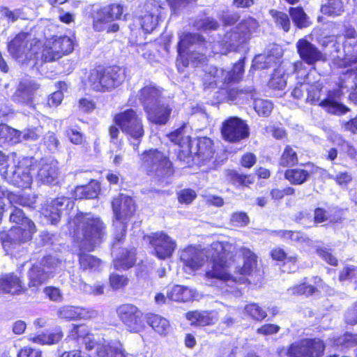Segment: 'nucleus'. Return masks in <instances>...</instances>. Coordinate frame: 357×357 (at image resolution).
I'll list each match as a JSON object with an SVG mask.
<instances>
[{"instance_id": "obj_10", "label": "nucleus", "mask_w": 357, "mask_h": 357, "mask_svg": "<svg viewBox=\"0 0 357 357\" xmlns=\"http://www.w3.org/2000/svg\"><path fill=\"white\" fill-rule=\"evenodd\" d=\"M116 312L119 321L129 333H139L145 331V313L137 305L123 303L116 307Z\"/></svg>"}, {"instance_id": "obj_37", "label": "nucleus", "mask_w": 357, "mask_h": 357, "mask_svg": "<svg viewBox=\"0 0 357 357\" xmlns=\"http://www.w3.org/2000/svg\"><path fill=\"white\" fill-rule=\"evenodd\" d=\"M35 88L26 82H20L13 95V100L20 104H29L33 100Z\"/></svg>"}, {"instance_id": "obj_39", "label": "nucleus", "mask_w": 357, "mask_h": 357, "mask_svg": "<svg viewBox=\"0 0 357 357\" xmlns=\"http://www.w3.org/2000/svg\"><path fill=\"white\" fill-rule=\"evenodd\" d=\"M27 35V33L20 32L8 43V51L13 57L18 58L23 54L26 45L25 39Z\"/></svg>"}, {"instance_id": "obj_2", "label": "nucleus", "mask_w": 357, "mask_h": 357, "mask_svg": "<svg viewBox=\"0 0 357 357\" xmlns=\"http://www.w3.org/2000/svg\"><path fill=\"white\" fill-rule=\"evenodd\" d=\"M67 231L72 243L79 250L77 254L79 269L96 271L102 261L88 252L94 251L107 238V225L103 220L91 213L78 211L66 222Z\"/></svg>"}, {"instance_id": "obj_1", "label": "nucleus", "mask_w": 357, "mask_h": 357, "mask_svg": "<svg viewBox=\"0 0 357 357\" xmlns=\"http://www.w3.org/2000/svg\"><path fill=\"white\" fill-rule=\"evenodd\" d=\"M212 262L211 268L205 273L208 279L240 284L248 282L247 276L257 267L258 257L249 248H236L227 241H214L206 252Z\"/></svg>"}, {"instance_id": "obj_52", "label": "nucleus", "mask_w": 357, "mask_h": 357, "mask_svg": "<svg viewBox=\"0 0 357 357\" xmlns=\"http://www.w3.org/2000/svg\"><path fill=\"white\" fill-rule=\"evenodd\" d=\"M337 345L344 349L357 347V333L345 332L336 340Z\"/></svg>"}, {"instance_id": "obj_45", "label": "nucleus", "mask_w": 357, "mask_h": 357, "mask_svg": "<svg viewBox=\"0 0 357 357\" xmlns=\"http://www.w3.org/2000/svg\"><path fill=\"white\" fill-rule=\"evenodd\" d=\"M197 37L198 40L202 42H205V38L199 35L195 34L190 32H184L179 36V40L177 43V50L179 51H188V49L192 46L195 41V38Z\"/></svg>"}, {"instance_id": "obj_26", "label": "nucleus", "mask_w": 357, "mask_h": 357, "mask_svg": "<svg viewBox=\"0 0 357 357\" xmlns=\"http://www.w3.org/2000/svg\"><path fill=\"white\" fill-rule=\"evenodd\" d=\"M139 100L145 110L160 102L162 95V89L153 83L144 85L139 91Z\"/></svg>"}, {"instance_id": "obj_19", "label": "nucleus", "mask_w": 357, "mask_h": 357, "mask_svg": "<svg viewBox=\"0 0 357 357\" xmlns=\"http://www.w3.org/2000/svg\"><path fill=\"white\" fill-rule=\"evenodd\" d=\"M291 345L299 357H322L326 350V343L319 337L303 338Z\"/></svg>"}, {"instance_id": "obj_9", "label": "nucleus", "mask_w": 357, "mask_h": 357, "mask_svg": "<svg viewBox=\"0 0 357 357\" xmlns=\"http://www.w3.org/2000/svg\"><path fill=\"white\" fill-rule=\"evenodd\" d=\"M188 144V151L180 150L177 158L187 165H196L203 166L211 162L215 154V144L213 139L206 136L197 137L192 139L190 136L186 137Z\"/></svg>"}, {"instance_id": "obj_38", "label": "nucleus", "mask_w": 357, "mask_h": 357, "mask_svg": "<svg viewBox=\"0 0 357 357\" xmlns=\"http://www.w3.org/2000/svg\"><path fill=\"white\" fill-rule=\"evenodd\" d=\"M245 58L241 57L233 64L224 79V84L229 85L238 83L242 80L245 71Z\"/></svg>"}, {"instance_id": "obj_40", "label": "nucleus", "mask_w": 357, "mask_h": 357, "mask_svg": "<svg viewBox=\"0 0 357 357\" xmlns=\"http://www.w3.org/2000/svg\"><path fill=\"white\" fill-rule=\"evenodd\" d=\"M298 163V156L296 151L290 145H286L279 159V166L291 167Z\"/></svg>"}, {"instance_id": "obj_34", "label": "nucleus", "mask_w": 357, "mask_h": 357, "mask_svg": "<svg viewBox=\"0 0 357 357\" xmlns=\"http://www.w3.org/2000/svg\"><path fill=\"white\" fill-rule=\"evenodd\" d=\"M181 261L184 266L188 268L190 271H197L204 262L202 253L195 249L185 250L181 256Z\"/></svg>"}, {"instance_id": "obj_28", "label": "nucleus", "mask_w": 357, "mask_h": 357, "mask_svg": "<svg viewBox=\"0 0 357 357\" xmlns=\"http://www.w3.org/2000/svg\"><path fill=\"white\" fill-rule=\"evenodd\" d=\"M144 322L146 326L147 324L161 336H165L169 333V321L160 314L154 312H146L144 315Z\"/></svg>"}, {"instance_id": "obj_49", "label": "nucleus", "mask_w": 357, "mask_h": 357, "mask_svg": "<svg viewBox=\"0 0 357 357\" xmlns=\"http://www.w3.org/2000/svg\"><path fill=\"white\" fill-rule=\"evenodd\" d=\"M324 86L322 83L319 82H313L310 84L309 89L307 90V96L306 98L307 102L311 105H318L320 100L321 94L323 90Z\"/></svg>"}, {"instance_id": "obj_12", "label": "nucleus", "mask_w": 357, "mask_h": 357, "mask_svg": "<svg viewBox=\"0 0 357 357\" xmlns=\"http://www.w3.org/2000/svg\"><path fill=\"white\" fill-rule=\"evenodd\" d=\"M222 138L227 142L237 144L250 136V128L246 121L238 116H229L222 123Z\"/></svg>"}, {"instance_id": "obj_25", "label": "nucleus", "mask_w": 357, "mask_h": 357, "mask_svg": "<svg viewBox=\"0 0 357 357\" xmlns=\"http://www.w3.org/2000/svg\"><path fill=\"white\" fill-rule=\"evenodd\" d=\"M144 111L149 122L155 125L162 126L165 125L169 121L172 109L167 104H160L158 102Z\"/></svg>"}, {"instance_id": "obj_22", "label": "nucleus", "mask_w": 357, "mask_h": 357, "mask_svg": "<svg viewBox=\"0 0 357 357\" xmlns=\"http://www.w3.org/2000/svg\"><path fill=\"white\" fill-rule=\"evenodd\" d=\"M341 92L337 89L328 90L325 98L319 102V106L326 112L333 115H342L349 109L340 102Z\"/></svg>"}, {"instance_id": "obj_59", "label": "nucleus", "mask_w": 357, "mask_h": 357, "mask_svg": "<svg viewBox=\"0 0 357 357\" xmlns=\"http://www.w3.org/2000/svg\"><path fill=\"white\" fill-rule=\"evenodd\" d=\"M250 222V218L245 212H234L231 215L230 223L236 227H245Z\"/></svg>"}, {"instance_id": "obj_23", "label": "nucleus", "mask_w": 357, "mask_h": 357, "mask_svg": "<svg viewBox=\"0 0 357 357\" xmlns=\"http://www.w3.org/2000/svg\"><path fill=\"white\" fill-rule=\"evenodd\" d=\"M185 317L190 325L195 327L213 326L218 321L217 312L213 310H190Z\"/></svg>"}, {"instance_id": "obj_4", "label": "nucleus", "mask_w": 357, "mask_h": 357, "mask_svg": "<svg viewBox=\"0 0 357 357\" xmlns=\"http://www.w3.org/2000/svg\"><path fill=\"white\" fill-rule=\"evenodd\" d=\"M139 164L143 174L158 183L165 182L175 174V167L169 154L158 148H149L139 154Z\"/></svg>"}, {"instance_id": "obj_55", "label": "nucleus", "mask_w": 357, "mask_h": 357, "mask_svg": "<svg viewBox=\"0 0 357 357\" xmlns=\"http://www.w3.org/2000/svg\"><path fill=\"white\" fill-rule=\"evenodd\" d=\"M130 31L129 35V42L132 45H141L145 44L144 35L143 30L140 27L132 24L130 27Z\"/></svg>"}, {"instance_id": "obj_54", "label": "nucleus", "mask_w": 357, "mask_h": 357, "mask_svg": "<svg viewBox=\"0 0 357 357\" xmlns=\"http://www.w3.org/2000/svg\"><path fill=\"white\" fill-rule=\"evenodd\" d=\"M254 109L258 115L268 116L272 112L273 104L269 100L257 98L254 101Z\"/></svg>"}, {"instance_id": "obj_44", "label": "nucleus", "mask_w": 357, "mask_h": 357, "mask_svg": "<svg viewBox=\"0 0 357 357\" xmlns=\"http://www.w3.org/2000/svg\"><path fill=\"white\" fill-rule=\"evenodd\" d=\"M289 13L296 27L303 29L309 25L307 16L301 6L290 7Z\"/></svg>"}, {"instance_id": "obj_17", "label": "nucleus", "mask_w": 357, "mask_h": 357, "mask_svg": "<svg viewBox=\"0 0 357 357\" xmlns=\"http://www.w3.org/2000/svg\"><path fill=\"white\" fill-rule=\"evenodd\" d=\"M162 6L155 0L146 1L143 6V14L139 17L141 29L145 34L151 33L158 26Z\"/></svg>"}, {"instance_id": "obj_56", "label": "nucleus", "mask_w": 357, "mask_h": 357, "mask_svg": "<svg viewBox=\"0 0 357 357\" xmlns=\"http://www.w3.org/2000/svg\"><path fill=\"white\" fill-rule=\"evenodd\" d=\"M66 136L70 143L75 145H82L85 142L84 135L80 131L69 127L66 130Z\"/></svg>"}, {"instance_id": "obj_35", "label": "nucleus", "mask_w": 357, "mask_h": 357, "mask_svg": "<svg viewBox=\"0 0 357 357\" xmlns=\"http://www.w3.org/2000/svg\"><path fill=\"white\" fill-rule=\"evenodd\" d=\"M136 263V251L135 248L124 249L119 256L113 261L116 270L127 271L135 266Z\"/></svg>"}, {"instance_id": "obj_60", "label": "nucleus", "mask_w": 357, "mask_h": 357, "mask_svg": "<svg viewBox=\"0 0 357 357\" xmlns=\"http://www.w3.org/2000/svg\"><path fill=\"white\" fill-rule=\"evenodd\" d=\"M321 10L329 15H338L342 11V3L340 0H330L321 7Z\"/></svg>"}, {"instance_id": "obj_15", "label": "nucleus", "mask_w": 357, "mask_h": 357, "mask_svg": "<svg viewBox=\"0 0 357 357\" xmlns=\"http://www.w3.org/2000/svg\"><path fill=\"white\" fill-rule=\"evenodd\" d=\"M52 265L53 258L50 255L44 256L38 264H32L27 272L28 287L38 290L50 278V273L45 269L51 268Z\"/></svg>"}, {"instance_id": "obj_63", "label": "nucleus", "mask_w": 357, "mask_h": 357, "mask_svg": "<svg viewBox=\"0 0 357 357\" xmlns=\"http://www.w3.org/2000/svg\"><path fill=\"white\" fill-rule=\"evenodd\" d=\"M257 156L252 152L243 153L239 160L240 166L245 169H251L257 163Z\"/></svg>"}, {"instance_id": "obj_47", "label": "nucleus", "mask_w": 357, "mask_h": 357, "mask_svg": "<svg viewBox=\"0 0 357 357\" xmlns=\"http://www.w3.org/2000/svg\"><path fill=\"white\" fill-rule=\"evenodd\" d=\"M269 13L277 26L281 28L284 32L290 30L291 21L287 13L273 9L271 10Z\"/></svg>"}, {"instance_id": "obj_50", "label": "nucleus", "mask_w": 357, "mask_h": 357, "mask_svg": "<svg viewBox=\"0 0 357 357\" xmlns=\"http://www.w3.org/2000/svg\"><path fill=\"white\" fill-rule=\"evenodd\" d=\"M128 283L129 278L126 275L112 273L109 275V284L114 291L124 289Z\"/></svg>"}, {"instance_id": "obj_14", "label": "nucleus", "mask_w": 357, "mask_h": 357, "mask_svg": "<svg viewBox=\"0 0 357 357\" xmlns=\"http://www.w3.org/2000/svg\"><path fill=\"white\" fill-rule=\"evenodd\" d=\"M328 285L321 277L313 275L311 278H303L301 282L290 287L288 291L292 296L309 298L320 294L321 291H328Z\"/></svg>"}, {"instance_id": "obj_8", "label": "nucleus", "mask_w": 357, "mask_h": 357, "mask_svg": "<svg viewBox=\"0 0 357 357\" xmlns=\"http://www.w3.org/2000/svg\"><path fill=\"white\" fill-rule=\"evenodd\" d=\"M73 40L66 36L46 38L45 40L34 39L31 47L34 58L40 55L42 63H51L73 52Z\"/></svg>"}, {"instance_id": "obj_7", "label": "nucleus", "mask_w": 357, "mask_h": 357, "mask_svg": "<svg viewBox=\"0 0 357 357\" xmlns=\"http://www.w3.org/2000/svg\"><path fill=\"white\" fill-rule=\"evenodd\" d=\"M125 78L126 72L122 67L98 64L89 70L84 84L93 91L106 93L119 86Z\"/></svg>"}, {"instance_id": "obj_31", "label": "nucleus", "mask_w": 357, "mask_h": 357, "mask_svg": "<svg viewBox=\"0 0 357 357\" xmlns=\"http://www.w3.org/2000/svg\"><path fill=\"white\" fill-rule=\"evenodd\" d=\"M289 167L284 172V178L292 185H301L308 181L311 176V172L301 167Z\"/></svg>"}, {"instance_id": "obj_18", "label": "nucleus", "mask_w": 357, "mask_h": 357, "mask_svg": "<svg viewBox=\"0 0 357 357\" xmlns=\"http://www.w3.org/2000/svg\"><path fill=\"white\" fill-rule=\"evenodd\" d=\"M73 203L66 196L57 197L50 203L45 204L42 208V213L52 225L59 223L64 211L69 213V208H72Z\"/></svg>"}, {"instance_id": "obj_62", "label": "nucleus", "mask_w": 357, "mask_h": 357, "mask_svg": "<svg viewBox=\"0 0 357 357\" xmlns=\"http://www.w3.org/2000/svg\"><path fill=\"white\" fill-rule=\"evenodd\" d=\"M317 254L327 264L336 266L338 264V260L337 258L331 253V250L326 248H318L316 250Z\"/></svg>"}, {"instance_id": "obj_32", "label": "nucleus", "mask_w": 357, "mask_h": 357, "mask_svg": "<svg viewBox=\"0 0 357 357\" xmlns=\"http://www.w3.org/2000/svg\"><path fill=\"white\" fill-rule=\"evenodd\" d=\"M228 182L238 188H250L255 183V176L252 174L240 173L236 169H228L226 172Z\"/></svg>"}, {"instance_id": "obj_13", "label": "nucleus", "mask_w": 357, "mask_h": 357, "mask_svg": "<svg viewBox=\"0 0 357 357\" xmlns=\"http://www.w3.org/2000/svg\"><path fill=\"white\" fill-rule=\"evenodd\" d=\"M148 239L153 255L159 259L171 257L176 248V241L163 231L151 233Z\"/></svg>"}, {"instance_id": "obj_46", "label": "nucleus", "mask_w": 357, "mask_h": 357, "mask_svg": "<svg viewBox=\"0 0 357 357\" xmlns=\"http://www.w3.org/2000/svg\"><path fill=\"white\" fill-rule=\"evenodd\" d=\"M286 83L284 70L280 66H278L273 71L268 81V85L273 89L281 90L285 87Z\"/></svg>"}, {"instance_id": "obj_53", "label": "nucleus", "mask_w": 357, "mask_h": 357, "mask_svg": "<svg viewBox=\"0 0 357 357\" xmlns=\"http://www.w3.org/2000/svg\"><path fill=\"white\" fill-rule=\"evenodd\" d=\"M295 194L296 189L291 185H287L282 189L275 187L270 190V196L274 201H280L283 199L285 197L293 196Z\"/></svg>"}, {"instance_id": "obj_16", "label": "nucleus", "mask_w": 357, "mask_h": 357, "mask_svg": "<svg viewBox=\"0 0 357 357\" xmlns=\"http://www.w3.org/2000/svg\"><path fill=\"white\" fill-rule=\"evenodd\" d=\"M112 208L114 218L118 222H127L134 216L137 205L129 195L119 194L112 200Z\"/></svg>"}, {"instance_id": "obj_3", "label": "nucleus", "mask_w": 357, "mask_h": 357, "mask_svg": "<svg viewBox=\"0 0 357 357\" xmlns=\"http://www.w3.org/2000/svg\"><path fill=\"white\" fill-rule=\"evenodd\" d=\"M7 199L13 206L9 220L16 225L8 231H0V243L6 255L13 257L20 252L22 245L32 241L37 231L34 222L17 206L34 208L36 198L31 195L8 192Z\"/></svg>"}, {"instance_id": "obj_29", "label": "nucleus", "mask_w": 357, "mask_h": 357, "mask_svg": "<svg viewBox=\"0 0 357 357\" xmlns=\"http://www.w3.org/2000/svg\"><path fill=\"white\" fill-rule=\"evenodd\" d=\"M269 255L272 260L280 263L283 267L288 266V273L295 272L294 268L298 261L297 254L288 255L282 248L275 247L270 251Z\"/></svg>"}, {"instance_id": "obj_6", "label": "nucleus", "mask_w": 357, "mask_h": 357, "mask_svg": "<svg viewBox=\"0 0 357 357\" xmlns=\"http://www.w3.org/2000/svg\"><path fill=\"white\" fill-rule=\"evenodd\" d=\"M113 122L114 124L108 128L111 142H115L118 140L121 130L128 139L137 142L135 148L137 150L145 135V126L142 115L136 109L128 108L116 113L113 116Z\"/></svg>"}, {"instance_id": "obj_48", "label": "nucleus", "mask_w": 357, "mask_h": 357, "mask_svg": "<svg viewBox=\"0 0 357 357\" xmlns=\"http://www.w3.org/2000/svg\"><path fill=\"white\" fill-rule=\"evenodd\" d=\"M90 333L91 330L86 324H73V326L68 333V337L70 340L79 343L80 341L84 340Z\"/></svg>"}, {"instance_id": "obj_42", "label": "nucleus", "mask_w": 357, "mask_h": 357, "mask_svg": "<svg viewBox=\"0 0 357 357\" xmlns=\"http://www.w3.org/2000/svg\"><path fill=\"white\" fill-rule=\"evenodd\" d=\"M244 312L246 316L257 322L263 321L267 317L266 310L257 303H250L245 305Z\"/></svg>"}, {"instance_id": "obj_30", "label": "nucleus", "mask_w": 357, "mask_h": 357, "mask_svg": "<svg viewBox=\"0 0 357 357\" xmlns=\"http://www.w3.org/2000/svg\"><path fill=\"white\" fill-rule=\"evenodd\" d=\"M101 191L100 183L91 179L86 184L77 185L75 189V198L77 199H92L98 197Z\"/></svg>"}, {"instance_id": "obj_11", "label": "nucleus", "mask_w": 357, "mask_h": 357, "mask_svg": "<svg viewBox=\"0 0 357 357\" xmlns=\"http://www.w3.org/2000/svg\"><path fill=\"white\" fill-rule=\"evenodd\" d=\"M312 211L313 215H311L307 211H301L296 214L294 220L298 223L312 222L314 227L324 222L334 225L341 223L343 220L342 208H336L335 212L331 214L325 207L317 206Z\"/></svg>"}, {"instance_id": "obj_33", "label": "nucleus", "mask_w": 357, "mask_h": 357, "mask_svg": "<svg viewBox=\"0 0 357 357\" xmlns=\"http://www.w3.org/2000/svg\"><path fill=\"white\" fill-rule=\"evenodd\" d=\"M96 355L98 357H125L124 350L120 343L105 341L98 344Z\"/></svg>"}, {"instance_id": "obj_36", "label": "nucleus", "mask_w": 357, "mask_h": 357, "mask_svg": "<svg viewBox=\"0 0 357 357\" xmlns=\"http://www.w3.org/2000/svg\"><path fill=\"white\" fill-rule=\"evenodd\" d=\"M59 168L54 162H45L41 165L38 176L43 183L54 184L57 183Z\"/></svg>"}, {"instance_id": "obj_43", "label": "nucleus", "mask_w": 357, "mask_h": 357, "mask_svg": "<svg viewBox=\"0 0 357 357\" xmlns=\"http://www.w3.org/2000/svg\"><path fill=\"white\" fill-rule=\"evenodd\" d=\"M168 300L178 303H185L188 301V289L182 285H174L167 292Z\"/></svg>"}, {"instance_id": "obj_58", "label": "nucleus", "mask_w": 357, "mask_h": 357, "mask_svg": "<svg viewBox=\"0 0 357 357\" xmlns=\"http://www.w3.org/2000/svg\"><path fill=\"white\" fill-rule=\"evenodd\" d=\"M43 292L50 301L59 303L63 301V293L59 287L47 286L44 287Z\"/></svg>"}, {"instance_id": "obj_24", "label": "nucleus", "mask_w": 357, "mask_h": 357, "mask_svg": "<svg viewBox=\"0 0 357 357\" xmlns=\"http://www.w3.org/2000/svg\"><path fill=\"white\" fill-rule=\"evenodd\" d=\"M59 318L66 321L89 320L94 317V311L79 306L63 305L58 310Z\"/></svg>"}, {"instance_id": "obj_5", "label": "nucleus", "mask_w": 357, "mask_h": 357, "mask_svg": "<svg viewBox=\"0 0 357 357\" xmlns=\"http://www.w3.org/2000/svg\"><path fill=\"white\" fill-rule=\"evenodd\" d=\"M87 9L88 18L91 20L92 29L96 32L115 33L119 31L120 26L116 21H126L128 8L124 2L115 1L99 8L90 6Z\"/></svg>"}, {"instance_id": "obj_41", "label": "nucleus", "mask_w": 357, "mask_h": 357, "mask_svg": "<svg viewBox=\"0 0 357 357\" xmlns=\"http://www.w3.org/2000/svg\"><path fill=\"white\" fill-rule=\"evenodd\" d=\"M22 132L5 124H0V142L3 143L16 144L20 141Z\"/></svg>"}, {"instance_id": "obj_27", "label": "nucleus", "mask_w": 357, "mask_h": 357, "mask_svg": "<svg viewBox=\"0 0 357 357\" xmlns=\"http://www.w3.org/2000/svg\"><path fill=\"white\" fill-rule=\"evenodd\" d=\"M257 27L258 23L253 17L243 19L236 26V30L232 32L235 41L238 44L246 43L251 38L252 33Z\"/></svg>"}, {"instance_id": "obj_64", "label": "nucleus", "mask_w": 357, "mask_h": 357, "mask_svg": "<svg viewBox=\"0 0 357 357\" xmlns=\"http://www.w3.org/2000/svg\"><path fill=\"white\" fill-rule=\"evenodd\" d=\"M357 277V267L354 266H345L339 273L338 279L340 282L352 280Z\"/></svg>"}, {"instance_id": "obj_20", "label": "nucleus", "mask_w": 357, "mask_h": 357, "mask_svg": "<svg viewBox=\"0 0 357 357\" xmlns=\"http://www.w3.org/2000/svg\"><path fill=\"white\" fill-rule=\"evenodd\" d=\"M296 48L300 59L308 66H314L317 62L326 61L323 52L306 38L298 39Z\"/></svg>"}, {"instance_id": "obj_57", "label": "nucleus", "mask_w": 357, "mask_h": 357, "mask_svg": "<svg viewBox=\"0 0 357 357\" xmlns=\"http://www.w3.org/2000/svg\"><path fill=\"white\" fill-rule=\"evenodd\" d=\"M344 322L349 326L357 325V300L346 310L344 315Z\"/></svg>"}, {"instance_id": "obj_51", "label": "nucleus", "mask_w": 357, "mask_h": 357, "mask_svg": "<svg viewBox=\"0 0 357 357\" xmlns=\"http://www.w3.org/2000/svg\"><path fill=\"white\" fill-rule=\"evenodd\" d=\"M196 29L203 31H216L220 25L216 20L212 17H205L195 21L194 24Z\"/></svg>"}, {"instance_id": "obj_61", "label": "nucleus", "mask_w": 357, "mask_h": 357, "mask_svg": "<svg viewBox=\"0 0 357 357\" xmlns=\"http://www.w3.org/2000/svg\"><path fill=\"white\" fill-rule=\"evenodd\" d=\"M197 197L195 191L190 188H185L177 193V199L180 204H189Z\"/></svg>"}, {"instance_id": "obj_21", "label": "nucleus", "mask_w": 357, "mask_h": 357, "mask_svg": "<svg viewBox=\"0 0 357 357\" xmlns=\"http://www.w3.org/2000/svg\"><path fill=\"white\" fill-rule=\"evenodd\" d=\"M28 288L21 278L15 273L0 276V293L13 296L26 294Z\"/></svg>"}]
</instances>
